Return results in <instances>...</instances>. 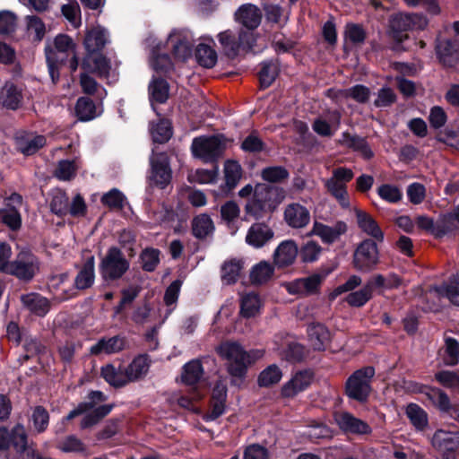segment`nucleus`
<instances>
[{
    "mask_svg": "<svg viewBox=\"0 0 459 459\" xmlns=\"http://www.w3.org/2000/svg\"><path fill=\"white\" fill-rule=\"evenodd\" d=\"M406 415L411 423L418 430H422L428 425V415L426 411L416 403H410L406 407Z\"/></svg>",
    "mask_w": 459,
    "mask_h": 459,
    "instance_id": "nucleus-51",
    "label": "nucleus"
},
{
    "mask_svg": "<svg viewBox=\"0 0 459 459\" xmlns=\"http://www.w3.org/2000/svg\"><path fill=\"white\" fill-rule=\"evenodd\" d=\"M273 272L274 268L270 263L266 261H261L257 264L254 265L251 270V281L256 284L264 283L271 279Z\"/></svg>",
    "mask_w": 459,
    "mask_h": 459,
    "instance_id": "nucleus-49",
    "label": "nucleus"
},
{
    "mask_svg": "<svg viewBox=\"0 0 459 459\" xmlns=\"http://www.w3.org/2000/svg\"><path fill=\"white\" fill-rule=\"evenodd\" d=\"M457 229V224L454 221L450 213L443 214L436 221L435 237L442 238L455 232Z\"/></svg>",
    "mask_w": 459,
    "mask_h": 459,
    "instance_id": "nucleus-57",
    "label": "nucleus"
},
{
    "mask_svg": "<svg viewBox=\"0 0 459 459\" xmlns=\"http://www.w3.org/2000/svg\"><path fill=\"white\" fill-rule=\"evenodd\" d=\"M100 373L105 381L114 387H122L129 383L126 369L117 368L112 364L103 366Z\"/></svg>",
    "mask_w": 459,
    "mask_h": 459,
    "instance_id": "nucleus-38",
    "label": "nucleus"
},
{
    "mask_svg": "<svg viewBox=\"0 0 459 459\" xmlns=\"http://www.w3.org/2000/svg\"><path fill=\"white\" fill-rule=\"evenodd\" d=\"M108 42V33L106 29L97 26L88 30L84 38V47L88 54L101 50Z\"/></svg>",
    "mask_w": 459,
    "mask_h": 459,
    "instance_id": "nucleus-30",
    "label": "nucleus"
},
{
    "mask_svg": "<svg viewBox=\"0 0 459 459\" xmlns=\"http://www.w3.org/2000/svg\"><path fill=\"white\" fill-rule=\"evenodd\" d=\"M324 279V275L314 273L308 277L299 278L287 282L285 287L290 294L306 296L316 292Z\"/></svg>",
    "mask_w": 459,
    "mask_h": 459,
    "instance_id": "nucleus-18",
    "label": "nucleus"
},
{
    "mask_svg": "<svg viewBox=\"0 0 459 459\" xmlns=\"http://www.w3.org/2000/svg\"><path fill=\"white\" fill-rule=\"evenodd\" d=\"M151 175L150 185L164 189L169 185L172 178V171L169 160L166 153L152 154L150 158Z\"/></svg>",
    "mask_w": 459,
    "mask_h": 459,
    "instance_id": "nucleus-10",
    "label": "nucleus"
},
{
    "mask_svg": "<svg viewBox=\"0 0 459 459\" xmlns=\"http://www.w3.org/2000/svg\"><path fill=\"white\" fill-rule=\"evenodd\" d=\"M375 373V368L371 366L354 371L346 381L347 396L359 403H365L371 393V381Z\"/></svg>",
    "mask_w": 459,
    "mask_h": 459,
    "instance_id": "nucleus-7",
    "label": "nucleus"
},
{
    "mask_svg": "<svg viewBox=\"0 0 459 459\" xmlns=\"http://www.w3.org/2000/svg\"><path fill=\"white\" fill-rule=\"evenodd\" d=\"M273 236V230L267 224L255 222L248 229L246 242L255 248H260L266 245Z\"/></svg>",
    "mask_w": 459,
    "mask_h": 459,
    "instance_id": "nucleus-24",
    "label": "nucleus"
},
{
    "mask_svg": "<svg viewBox=\"0 0 459 459\" xmlns=\"http://www.w3.org/2000/svg\"><path fill=\"white\" fill-rule=\"evenodd\" d=\"M378 263V249L372 239H365L357 247L354 255V266L361 272L371 271Z\"/></svg>",
    "mask_w": 459,
    "mask_h": 459,
    "instance_id": "nucleus-11",
    "label": "nucleus"
},
{
    "mask_svg": "<svg viewBox=\"0 0 459 459\" xmlns=\"http://www.w3.org/2000/svg\"><path fill=\"white\" fill-rule=\"evenodd\" d=\"M21 300L28 310L39 316H44L50 308L48 299L39 293L24 294L21 297Z\"/></svg>",
    "mask_w": 459,
    "mask_h": 459,
    "instance_id": "nucleus-33",
    "label": "nucleus"
},
{
    "mask_svg": "<svg viewBox=\"0 0 459 459\" xmlns=\"http://www.w3.org/2000/svg\"><path fill=\"white\" fill-rule=\"evenodd\" d=\"M459 361V343L454 338L446 339L444 362L448 366H455Z\"/></svg>",
    "mask_w": 459,
    "mask_h": 459,
    "instance_id": "nucleus-64",
    "label": "nucleus"
},
{
    "mask_svg": "<svg viewBox=\"0 0 459 459\" xmlns=\"http://www.w3.org/2000/svg\"><path fill=\"white\" fill-rule=\"evenodd\" d=\"M0 221L13 230L22 226V217L14 206H9L0 210Z\"/></svg>",
    "mask_w": 459,
    "mask_h": 459,
    "instance_id": "nucleus-56",
    "label": "nucleus"
},
{
    "mask_svg": "<svg viewBox=\"0 0 459 459\" xmlns=\"http://www.w3.org/2000/svg\"><path fill=\"white\" fill-rule=\"evenodd\" d=\"M68 205L69 198L65 192L56 190L52 194L50 210L53 213L58 216L66 215L68 213Z\"/></svg>",
    "mask_w": 459,
    "mask_h": 459,
    "instance_id": "nucleus-54",
    "label": "nucleus"
},
{
    "mask_svg": "<svg viewBox=\"0 0 459 459\" xmlns=\"http://www.w3.org/2000/svg\"><path fill=\"white\" fill-rule=\"evenodd\" d=\"M101 204L110 210L120 211L126 203V195L117 188H112L101 196Z\"/></svg>",
    "mask_w": 459,
    "mask_h": 459,
    "instance_id": "nucleus-50",
    "label": "nucleus"
},
{
    "mask_svg": "<svg viewBox=\"0 0 459 459\" xmlns=\"http://www.w3.org/2000/svg\"><path fill=\"white\" fill-rule=\"evenodd\" d=\"M261 307V299L257 294L250 292L241 297L240 313L243 317L255 316L260 312Z\"/></svg>",
    "mask_w": 459,
    "mask_h": 459,
    "instance_id": "nucleus-44",
    "label": "nucleus"
},
{
    "mask_svg": "<svg viewBox=\"0 0 459 459\" xmlns=\"http://www.w3.org/2000/svg\"><path fill=\"white\" fill-rule=\"evenodd\" d=\"M280 72V64L277 59L264 61L261 64L259 81L262 88H268L273 84Z\"/></svg>",
    "mask_w": 459,
    "mask_h": 459,
    "instance_id": "nucleus-39",
    "label": "nucleus"
},
{
    "mask_svg": "<svg viewBox=\"0 0 459 459\" xmlns=\"http://www.w3.org/2000/svg\"><path fill=\"white\" fill-rule=\"evenodd\" d=\"M243 269L241 259L232 258L223 263L221 269V281L224 284L231 285L237 282Z\"/></svg>",
    "mask_w": 459,
    "mask_h": 459,
    "instance_id": "nucleus-37",
    "label": "nucleus"
},
{
    "mask_svg": "<svg viewBox=\"0 0 459 459\" xmlns=\"http://www.w3.org/2000/svg\"><path fill=\"white\" fill-rule=\"evenodd\" d=\"M75 114L80 121H90L100 115L93 100L88 97H81L75 105Z\"/></svg>",
    "mask_w": 459,
    "mask_h": 459,
    "instance_id": "nucleus-41",
    "label": "nucleus"
},
{
    "mask_svg": "<svg viewBox=\"0 0 459 459\" xmlns=\"http://www.w3.org/2000/svg\"><path fill=\"white\" fill-rule=\"evenodd\" d=\"M129 267L130 263L123 252L117 247H110L100 263L99 271L102 280L109 283L121 279Z\"/></svg>",
    "mask_w": 459,
    "mask_h": 459,
    "instance_id": "nucleus-6",
    "label": "nucleus"
},
{
    "mask_svg": "<svg viewBox=\"0 0 459 459\" xmlns=\"http://www.w3.org/2000/svg\"><path fill=\"white\" fill-rule=\"evenodd\" d=\"M168 44L171 46L175 57L186 60L192 55L193 35L188 30H174L169 35Z\"/></svg>",
    "mask_w": 459,
    "mask_h": 459,
    "instance_id": "nucleus-12",
    "label": "nucleus"
},
{
    "mask_svg": "<svg viewBox=\"0 0 459 459\" xmlns=\"http://www.w3.org/2000/svg\"><path fill=\"white\" fill-rule=\"evenodd\" d=\"M151 134L155 143L168 142L172 135V128L169 120L160 119L156 125H152Z\"/></svg>",
    "mask_w": 459,
    "mask_h": 459,
    "instance_id": "nucleus-53",
    "label": "nucleus"
},
{
    "mask_svg": "<svg viewBox=\"0 0 459 459\" xmlns=\"http://www.w3.org/2000/svg\"><path fill=\"white\" fill-rule=\"evenodd\" d=\"M197 63L205 68H212L218 59L217 52L209 45L200 43L195 50Z\"/></svg>",
    "mask_w": 459,
    "mask_h": 459,
    "instance_id": "nucleus-46",
    "label": "nucleus"
},
{
    "mask_svg": "<svg viewBox=\"0 0 459 459\" xmlns=\"http://www.w3.org/2000/svg\"><path fill=\"white\" fill-rule=\"evenodd\" d=\"M372 295L370 293V287L364 286L362 289L349 293L345 301L351 307H360L364 306L370 299Z\"/></svg>",
    "mask_w": 459,
    "mask_h": 459,
    "instance_id": "nucleus-62",
    "label": "nucleus"
},
{
    "mask_svg": "<svg viewBox=\"0 0 459 459\" xmlns=\"http://www.w3.org/2000/svg\"><path fill=\"white\" fill-rule=\"evenodd\" d=\"M204 376V368L200 359H192L183 367L181 378L187 385L197 384Z\"/></svg>",
    "mask_w": 459,
    "mask_h": 459,
    "instance_id": "nucleus-40",
    "label": "nucleus"
},
{
    "mask_svg": "<svg viewBox=\"0 0 459 459\" xmlns=\"http://www.w3.org/2000/svg\"><path fill=\"white\" fill-rule=\"evenodd\" d=\"M261 177L270 183H281L290 177V173L285 167L269 166L262 169Z\"/></svg>",
    "mask_w": 459,
    "mask_h": 459,
    "instance_id": "nucleus-55",
    "label": "nucleus"
},
{
    "mask_svg": "<svg viewBox=\"0 0 459 459\" xmlns=\"http://www.w3.org/2000/svg\"><path fill=\"white\" fill-rule=\"evenodd\" d=\"M39 261L30 251L22 250L11 261L8 274L13 275L21 281H30L39 272Z\"/></svg>",
    "mask_w": 459,
    "mask_h": 459,
    "instance_id": "nucleus-9",
    "label": "nucleus"
},
{
    "mask_svg": "<svg viewBox=\"0 0 459 459\" xmlns=\"http://www.w3.org/2000/svg\"><path fill=\"white\" fill-rule=\"evenodd\" d=\"M341 118L342 115L338 110H327L314 120L312 129L320 136L331 137L339 129Z\"/></svg>",
    "mask_w": 459,
    "mask_h": 459,
    "instance_id": "nucleus-16",
    "label": "nucleus"
},
{
    "mask_svg": "<svg viewBox=\"0 0 459 459\" xmlns=\"http://www.w3.org/2000/svg\"><path fill=\"white\" fill-rule=\"evenodd\" d=\"M308 340L316 351H324L330 342V332L322 324H311L307 327Z\"/></svg>",
    "mask_w": 459,
    "mask_h": 459,
    "instance_id": "nucleus-34",
    "label": "nucleus"
},
{
    "mask_svg": "<svg viewBox=\"0 0 459 459\" xmlns=\"http://www.w3.org/2000/svg\"><path fill=\"white\" fill-rule=\"evenodd\" d=\"M225 398L226 391L224 389H219L217 387L213 390L211 409L204 416V420L205 421L215 420L217 418L223 414L225 411Z\"/></svg>",
    "mask_w": 459,
    "mask_h": 459,
    "instance_id": "nucleus-45",
    "label": "nucleus"
},
{
    "mask_svg": "<svg viewBox=\"0 0 459 459\" xmlns=\"http://www.w3.org/2000/svg\"><path fill=\"white\" fill-rule=\"evenodd\" d=\"M219 356L227 361L228 372L236 377H243L247 367L263 356L261 351H247L235 342H225L216 348Z\"/></svg>",
    "mask_w": 459,
    "mask_h": 459,
    "instance_id": "nucleus-1",
    "label": "nucleus"
},
{
    "mask_svg": "<svg viewBox=\"0 0 459 459\" xmlns=\"http://www.w3.org/2000/svg\"><path fill=\"white\" fill-rule=\"evenodd\" d=\"M78 164L76 160H59L54 175L62 181H69L76 176Z\"/></svg>",
    "mask_w": 459,
    "mask_h": 459,
    "instance_id": "nucleus-52",
    "label": "nucleus"
},
{
    "mask_svg": "<svg viewBox=\"0 0 459 459\" xmlns=\"http://www.w3.org/2000/svg\"><path fill=\"white\" fill-rule=\"evenodd\" d=\"M213 222L209 215L200 214L192 221V230L195 237L204 238L213 230Z\"/></svg>",
    "mask_w": 459,
    "mask_h": 459,
    "instance_id": "nucleus-48",
    "label": "nucleus"
},
{
    "mask_svg": "<svg viewBox=\"0 0 459 459\" xmlns=\"http://www.w3.org/2000/svg\"><path fill=\"white\" fill-rule=\"evenodd\" d=\"M355 214L358 225L363 232L369 235L377 241H383L384 233L370 214L361 210H356Z\"/></svg>",
    "mask_w": 459,
    "mask_h": 459,
    "instance_id": "nucleus-32",
    "label": "nucleus"
},
{
    "mask_svg": "<svg viewBox=\"0 0 459 459\" xmlns=\"http://www.w3.org/2000/svg\"><path fill=\"white\" fill-rule=\"evenodd\" d=\"M82 68L87 72L96 74L100 78L109 79L115 77V71H112L110 62L101 55L88 54L83 59Z\"/></svg>",
    "mask_w": 459,
    "mask_h": 459,
    "instance_id": "nucleus-22",
    "label": "nucleus"
},
{
    "mask_svg": "<svg viewBox=\"0 0 459 459\" xmlns=\"http://www.w3.org/2000/svg\"><path fill=\"white\" fill-rule=\"evenodd\" d=\"M285 197L282 187L257 184L253 197L246 204V212L255 219L262 218L265 212L274 211Z\"/></svg>",
    "mask_w": 459,
    "mask_h": 459,
    "instance_id": "nucleus-2",
    "label": "nucleus"
},
{
    "mask_svg": "<svg viewBox=\"0 0 459 459\" xmlns=\"http://www.w3.org/2000/svg\"><path fill=\"white\" fill-rule=\"evenodd\" d=\"M75 44L73 39L64 34H59L55 38L54 48H46V58L48 73L51 80L56 83L59 79V69L61 65L66 60L70 54L74 53Z\"/></svg>",
    "mask_w": 459,
    "mask_h": 459,
    "instance_id": "nucleus-4",
    "label": "nucleus"
},
{
    "mask_svg": "<svg viewBox=\"0 0 459 459\" xmlns=\"http://www.w3.org/2000/svg\"><path fill=\"white\" fill-rule=\"evenodd\" d=\"M67 283L68 274L66 273L48 278V288L53 295L54 300L63 302L76 296L77 292L71 286H66Z\"/></svg>",
    "mask_w": 459,
    "mask_h": 459,
    "instance_id": "nucleus-20",
    "label": "nucleus"
},
{
    "mask_svg": "<svg viewBox=\"0 0 459 459\" xmlns=\"http://www.w3.org/2000/svg\"><path fill=\"white\" fill-rule=\"evenodd\" d=\"M428 398L437 406L440 411L446 413L450 409L451 403L448 395L438 388H430L427 393Z\"/></svg>",
    "mask_w": 459,
    "mask_h": 459,
    "instance_id": "nucleus-60",
    "label": "nucleus"
},
{
    "mask_svg": "<svg viewBox=\"0 0 459 459\" xmlns=\"http://www.w3.org/2000/svg\"><path fill=\"white\" fill-rule=\"evenodd\" d=\"M436 52L439 61L448 67H453L459 63V40L442 39H438Z\"/></svg>",
    "mask_w": 459,
    "mask_h": 459,
    "instance_id": "nucleus-21",
    "label": "nucleus"
},
{
    "mask_svg": "<svg viewBox=\"0 0 459 459\" xmlns=\"http://www.w3.org/2000/svg\"><path fill=\"white\" fill-rule=\"evenodd\" d=\"M281 377V369L276 365H271L260 373L258 384L260 386H269L278 383Z\"/></svg>",
    "mask_w": 459,
    "mask_h": 459,
    "instance_id": "nucleus-61",
    "label": "nucleus"
},
{
    "mask_svg": "<svg viewBox=\"0 0 459 459\" xmlns=\"http://www.w3.org/2000/svg\"><path fill=\"white\" fill-rule=\"evenodd\" d=\"M105 399L106 397L102 392L91 391L87 396V401L79 403L76 408L72 410L68 415L64 418L63 420L68 421L79 415L85 413L81 422L82 429H87L97 424L113 409V404L97 406L100 403L104 402Z\"/></svg>",
    "mask_w": 459,
    "mask_h": 459,
    "instance_id": "nucleus-3",
    "label": "nucleus"
},
{
    "mask_svg": "<svg viewBox=\"0 0 459 459\" xmlns=\"http://www.w3.org/2000/svg\"><path fill=\"white\" fill-rule=\"evenodd\" d=\"M334 422L344 433L365 435L371 432L370 426L348 411H337L333 414Z\"/></svg>",
    "mask_w": 459,
    "mask_h": 459,
    "instance_id": "nucleus-14",
    "label": "nucleus"
},
{
    "mask_svg": "<svg viewBox=\"0 0 459 459\" xmlns=\"http://www.w3.org/2000/svg\"><path fill=\"white\" fill-rule=\"evenodd\" d=\"M437 291L454 305L459 306V274L454 275L446 283L437 287Z\"/></svg>",
    "mask_w": 459,
    "mask_h": 459,
    "instance_id": "nucleus-47",
    "label": "nucleus"
},
{
    "mask_svg": "<svg viewBox=\"0 0 459 459\" xmlns=\"http://www.w3.org/2000/svg\"><path fill=\"white\" fill-rule=\"evenodd\" d=\"M151 360L146 354L136 356L125 368L128 382L136 381L143 377L149 371Z\"/></svg>",
    "mask_w": 459,
    "mask_h": 459,
    "instance_id": "nucleus-35",
    "label": "nucleus"
},
{
    "mask_svg": "<svg viewBox=\"0 0 459 459\" xmlns=\"http://www.w3.org/2000/svg\"><path fill=\"white\" fill-rule=\"evenodd\" d=\"M82 342L74 339H65L57 344V354L65 364H70L75 353L82 349Z\"/></svg>",
    "mask_w": 459,
    "mask_h": 459,
    "instance_id": "nucleus-43",
    "label": "nucleus"
},
{
    "mask_svg": "<svg viewBox=\"0 0 459 459\" xmlns=\"http://www.w3.org/2000/svg\"><path fill=\"white\" fill-rule=\"evenodd\" d=\"M340 93L343 97V99L351 98L357 101L358 103H366L370 97L369 88L361 84H357L349 89H345L342 91Z\"/></svg>",
    "mask_w": 459,
    "mask_h": 459,
    "instance_id": "nucleus-58",
    "label": "nucleus"
},
{
    "mask_svg": "<svg viewBox=\"0 0 459 459\" xmlns=\"http://www.w3.org/2000/svg\"><path fill=\"white\" fill-rule=\"evenodd\" d=\"M314 373L305 369L295 373L281 387V395L290 398L306 390L313 382Z\"/></svg>",
    "mask_w": 459,
    "mask_h": 459,
    "instance_id": "nucleus-19",
    "label": "nucleus"
},
{
    "mask_svg": "<svg viewBox=\"0 0 459 459\" xmlns=\"http://www.w3.org/2000/svg\"><path fill=\"white\" fill-rule=\"evenodd\" d=\"M95 281V259L90 256L83 263L79 270L72 288L77 290H82L91 288Z\"/></svg>",
    "mask_w": 459,
    "mask_h": 459,
    "instance_id": "nucleus-28",
    "label": "nucleus"
},
{
    "mask_svg": "<svg viewBox=\"0 0 459 459\" xmlns=\"http://www.w3.org/2000/svg\"><path fill=\"white\" fill-rule=\"evenodd\" d=\"M222 53L229 58L233 59L239 54L240 43L238 41L236 34L226 30L217 36Z\"/></svg>",
    "mask_w": 459,
    "mask_h": 459,
    "instance_id": "nucleus-36",
    "label": "nucleus"
},
{
    "mask_svg": "<svg viewBox=\"0 0 459 459\" xmlns=\"http://www.w3.org/2000/svg\"><path fill=\"white\" fill-rule=\"evenodd\" d=\"M341 145L351 149L353 152H359L365 160H370L374 156L370 146L368 145L366 138L357 134H351L348 132H343L340 139Z\"/></svg>",
    "mask_w": 459,
    "mask_h": 459,
    "instance_id": "nucleus-27",
    "label": "nucleus"
},
{
    "mask_svg": "<svg viewBox=\"0 0 459 459\" xmlns=\"http://www.w3.org/2000/svg\"><path fill=\"white\" fill-rule=\"evenodd\" d=\"M126 346V339L122 335L100 338L90 349V353L94 356L101 354L111 355L122 351Z\"/></svg>",
    "mask_w": 459,
    "mask_h": 459,
    "instance_id": "nucleus-23",
    "label": "nucleus"
},
{
    "mask_svg": "<svg viewBox=\"0 0 459 459\" xmlns=\"http://www.w3.org/2000/svg\"><path fill=\"white\" fill-rule=\"evenodd\" d=\"M236 21L248 30L257 28L261 22L262 13L260 9L252 4H242L235 13Z\"/></svg>",
    "mask_w": 459,
    "mask_h": 459,
    "instance_id": "nucleus-26",
    "label": "nucleus"
},
{
    "mask_svg": "<svg viewBox=\"0 0 459 459\" xmlns=\"http://www.w3.org/2000/svg\"><path fill=\"white\" fill-rule=\"evenodd\" d=\"M16 149L26 156L36 153L46 145L47 140L44 135L32 132H19L14 138Z\"/></svg>",
    "mask_w": 459,
    "mask_h": 459,
    "instance_id": "nucleus-17",
    "label": "nucleus"
},
{
    "mask_svg": "<svg viewBox=\"0 0 459 459\" xmlns=\"http://www.w3.org/2000/svg\"><path fill=\"white\" fill-rule=\"evenodd\" d=\"M431 443L440 452H453L459 448V432L437 429L432 437Z\"/></svg>",
    "mask_w": 459,
    "mask_h": 459,
    "instance_id": "nucleus-29",
    "label": "nucleus"
},
{
    "mask_svg": "<svg viewBox=\"0 0 459 459\" xmlns=\"http://www.w3.org/2000/svg\"><path fill=\"white\" fill-rule=\"evenodd\" d=\"M347 224L338 221L333 225H326L319 221H314L309 236L318 237L324 244L331 245L340 239L347 231Z\"/></svg>",
    "mask_w": 459,
    "mask_h": 459,
    "instance_id": "nucleus-13",
    "label": "nucleus"
},
{
    "mask_svg": "<svg viewBox=\"0 0 459 459\" xmlns=\"http://www.w3.org/2000/svg\"><path fill=\"white\" fill-rule=\"evenodd\" d=\"M298 255V246L293 240L282 241L273 253V263L279 268L292 264Z\"/></svg>",
    "mask_w": 459,
    "mask_h": 459,
    "instance_id": "nucleus-25",
    "label": "nucleus"
},
{
    "mask_svg": "<svg viewBox=\"0 0 459 459\" xmlns=\"http://www.w3.org/2000/svg\"><path fill=\"white\" fill-rule=\"evenodd\" d=\"M22 99V90L13 82H6L0 90V105L7 109H18Z\"/></svg>",
    "mask_w": 459,
    "mask_h": 459,
    "instance_id": "nucleus-31",
    "label": "nucleus"
},
{
    "mask_svg": "<svg viewBox=\"0 0 459 459\" xmlns=\"http://www.w3.org/2000/svg\"><path fill=\"white\" fill-rule=\"evenodd\" d=\"M227 139L221 135L195 137L191 144L193 156L205 163H213L221 158L226 149Z\"/></svg>",
    "mask_w": 459,
    "mask_h": 459,
    "instance_id": "nucleus-5",
    "label": "nucleus"
},
{
    "mask_svg": "<svg viewBox=\"0 0 459 459\" xmlns=\"http://www.w3.org/2000/svg\"><path fill=\"white\" fill-rule=\"evenodd\" d=\"M169 86L163 79L153 78L149 84V95L152 106L154 102L164 103L169 98ZM154 108V107H152Z\"/></svg>",
    "mask_w": 459,
    "mask_h": 459,
    "instance_id": "nucleus-42",
    "label": "nucleus"
},
{
    "mask_svg": "<svg viewBox=\"0 0 459 459\" xmlns=\"http://www.w3.org/2000/svg\"><path fill=\"white\" fill-rule=\"evenodd\" d=\"M354 177L353 171L346 167L335 168L332 176L324 180L327 192L338 202L342 208L350 207V197L347 191V183Z\"/></svg>",
    "mask_w": 459,
    "mask_h": 459,
    "instance_id": "nucleus-8",
    "label": "nucleus"
},
{
    "mask_svg": "<svg viewBox=\"0 0 459 459\" xmlns=\"http://www.w3.org/2000/svg\"><path fill=\"white\" fill-rule=\"evenodd\" d=\"M377 192L382 200L390 204H396L403 198V193L400 188L391 184L381 185Z\"/></svg>",
    "mask_w": 459,
    "mask_h": 459,
    "instance_id": "nucleus-59",
    "label": "nucleus"
},
{
    "mask_svg": "<svg viewBox=\"0 0 459 459\" xmlns=\"http://www.w3.org/2000/svg\"><path fill=\"white\" fill-rule=\"evenodd\" d=\"M366 35L367 34L365 30L359 24L348 23L345 27V39L353 45H359L364 43Z\"/></svg>",
    "mask_w": 459,
    "mask_h": 459,
    "instance_id": "nucleus-63",
    "label": "nucleus"
},
{
    "mask_svg": "<svg viewBox=\"0 0 459 459\" xmlns=\"http://www.w3.org/2000/svg\"><path fill=\"white\" fill-rule=\"evenodd\" d=\"M283 220L290 228L299 230L309 224L311 215L306 206L299 203H291L284 208Z\"/></svg>",
    "mask_w": 459,
    "mask_h": 459,
    "instance_id": "nucleus-15",
    "label": "nucleus"
}]
</instances>
